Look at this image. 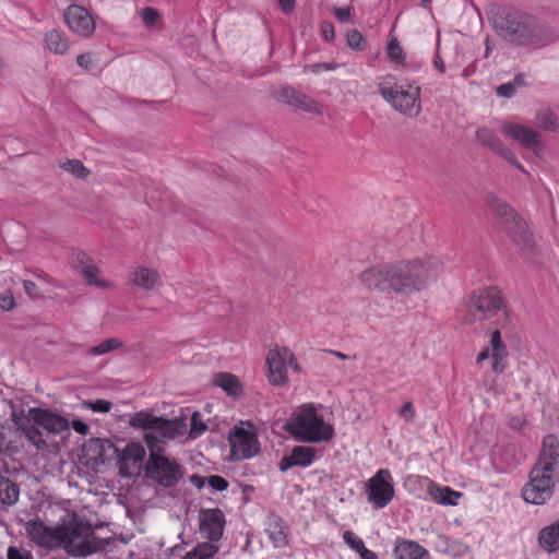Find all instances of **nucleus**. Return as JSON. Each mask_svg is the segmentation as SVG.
<instances>
[{
  "label": "nucleus",
  "instance_id": "nucleus-1",
  "mask_svg": "<svg viewBox=\"0 0 559 559\" xmlns=\"http://www.w3.org/2000/svg\"><path fill=\"white\" fill-rule=\"evenodd\" d=\"M25 531L37 546L63 548L72 557H85L103 547L100 540L94 537L93 527L78 516L56 527L47 526L39 520H31L26 522Z\"/></svg>",
  "mask_w": 559,
  "mask_h": 559
},
{
  "label": "nucleus",
  "instance_id": "nucleus-2",
  "mask_svg": "<svg viewBox=\"0 0 559 559\" xmlns=\"http://www.w3.org/2000/svg\"><path fill=\"white\" fill-rule=\"evenodd\" d=\"M499 37L509 44L543 48L557 39L555 29L539 17L515 8H502L491 19Z\"/></svg>",
  "mask_w": 559,
  "mask_h": 559
},
{
  "label": "nucleus",
  "instance_id": "nucleus-3",
  "mask_svg": "<svg viewBox=\"0 0 559 559\" xmlns=\"http://www.w3.org/2000/svg\"><path fill=\"white\" fill-rule=\"evenodd\" d=\"M441 263L435 258L391 264V292L412 295L425 290L437 280Z\"/></svg>",
  "mask_w": 559,
  "mask_h": 559
},
{
  "label": "nucleus",
  "instance_id": "nucleus-4",
  "mask_svg": "<svg viewBox=\"0 0 559 559\" xmlns=\"http://www.w3.org/2000/svg\"><path fill=\"white\" fill-rule=\"evenodd\" d=\"M378 93L397 112L409 118L421 111V87L416 81L397 80L393 74L378 78Z\"/></svg>",
  "mask_w": 559,
  "mask_h": 559
},
{
  "label": "nucleus",
  "instance_id": "nucleus-5",
  "mask_svg": "<svg viewBox=\"0 0 559 559\" xmlns=\"http://www.w3.org/2000/svg\"><path fill=\"white\" fill-rule=\"evenodd\" d=\"M129 424L144 431V441L150 453L163 452L166 440H173L186 431L181 419H166L147 412H138L131 416Z\"/></svg>",
  "mask_w": 559,
  "mask_h": 559
},
{
  "label": "nucleus",
  "instance_id": "nucleus-6",
  "mask_svg": "<svg viewBox=\"0 0 559 559\" xmlns=\"http://www.w3.org/2000/svg\"><path fill=\"white\" fill-rule=\"evenodd\" d=\"M286 430L299 442H324L334 436L333 427L311 405H302L293 414L286 423Z\"/></svg>",
  "mask_w": 559,
  "mask_h": 559
},
{
  "label": "nucleus",
  "instance_id": "nucleus-7",
  "mask_svg": "<svg viewBox=\"0 0 559 559\" xmlns=\"http://www.w3.org/2000/svg\"><path fill=\"white\" fill-rule=\"evenodd\" d=\"M503 311L509 317L506 301L497 287H487L471 295L467 304L466 321L475 322L488 320Z\"/></svg>",
  "mask_w": 559,
  "mask_h": 559
},
{
  "label": "nucleus",
  "instance_id": "nucleus-8",
  "mask_svg": "<svg viewBox=\"0 0 559 559\" xmlns=\"http://www.w3.org/2000/svg\"><path fill=\"white\" fill-rule=\"evenodd\" d=\"M488 209L501 221L508 230L519 236L525 245L533 241V235L527 222L515 213L513 207L495 193L486 195Z\"/></svg>",
  "mask_w": 559,
  "mask_h": 559
},
{
  "label": "nucleus",
  "instance_id": "nucleus-9",
  "mask_svg": "<svg viewBox=\"0 0 559 559\" xmlns=\"http://www.w3.org/2000/svg\"><path fill=\"white\" fill-rule=\"evenodd\" d=\"M145 475L158 485L175 487L183 477L181 465L163 454V452L150 453L145 465Z\"/></svg>",
  "mask_w": 559,
  "mask_h": 559
},
{
  "label": "nucleus",
  "instance_id": "nucleus-10",
  "mask_svg": "<svg viewBox=\"0 0 559 559\" xmlns=\"http://www.w3.org/2000/svg\"><path fill=\"white\" fill-rule=\"evenodd\" d=\"M558 479L532 467L528 481L522 488L523 499L532 504H544L554 495Z\"/></svg>",
  "mask_w": 559,
  "mask_h": 559
},
{
  "label": "nucleus",
  "instance_id": "nucleus-11",
  "mask_svg": "<svg viewBox=\"0 0 559 559\" xmlns=\"http://www.w3.org/2000/svg\"><path fill=\"white\" fill-rule=\"evenodd\" d=\"M367 500L377 509L386 507L394 497L392 476L389 469H379L366 485Z\"/></svg>",
  "mask_w": 559,
  "mask_h": 559
},
{
  "label": "nucleus",
  "instance_id": "nucleus-12",
  "mask_svg": "<svg viewBox=\"0 0 559 559\" xmlns=\"http://www.w3.org/2000/svg\"><path fill=\"white\" fill-rule=\"evenodd\" d=\"M540 472L559 480V439L554 435H546L542 441L538 459L533 466Z\"/></svg>",
  "mask_w": 559,
  "mask_h": 559
},
{
  "label": "nucleus",
  "instance_id": "nucleus-13",
  "mask_svg": "<svg viewBox=\"0 0 559 559\" xmlns=\"http://www.w3.org/2000/svg\"><path fill=\"white\" fill-rule=\"evenodd\" d=\"M67 26L81 37H91L96 28L93 15L82 5L71 4L64 11Z\"/></svg>",
  "mask_w": 559,
  "mask_h": 559
},
{
  "label": "nucleus",
  "instance_id": "nucleus-14",
  "mask_svg": "<svg viewBox=\"0 0 559 559\" xmlns=\"http://www.w3.org/2000/svg\"><path fill=\"white\" fill-rule=\"evenodd\" d=\"M287 358H290V349L286 347L269 350L266 355V378L272 385L286 386L288 384Z\"/></svg>",
  "mask_w": 559,
  "mask_h": 559
},
{
  "label": "nucleus",
  "instance_id": "nucleus-15",
  "mask_svg": "<svg viewBox=\"0 0 559 559\" xmlns=\"http://www.w3.org/2000/svg\"><path fill=\"white\" fill-rule=\"evenodd\" d=\"M228 441L231 447L230 455L235 461L252 457L259 450L254 432L245 428L236 427L231 430Z\"/></svg>",
  "mask_w": 559,
  "mask_h": 559
},
{
  "label": "nucleus",
  "instance_id": "nucleus-16",
  "mask_svg": "<svg viewBox=\"0 0 559 559\" xmlns=\"http://www.w3.org/2000/svg\"><path fill=\"white\" fill-rule=\"evenodd\" d=\"M200 532L211 542H218L226 524L225 515L218 508L202 509L199 513Z\"/></svg>",
  "mask_w": 559,
  "mask_h": 559
},
{
  "label": "nucleus",
  "instance_id": "nucleus-17",
  "mask_svg": "<svg viewBox=\"0 0 559 559\" xmlns=\"http://www.w3.org/2000/svg\"><path fill=\"white\" fill-rule=\"evenodd\" d=\"M361 284L370 289L380 293L391 292V264L373 265L360 273Z\"/></svg>",
  "mask_w": 559,
  "mask_h": 559
},
{
  "label": "nucleus",
  "instance_id": "nucleus-18",
  "mask_svg": "<svg viewBox=\"0 0 559 559\" xmlns=\"http://www.w3.org/2000/svg\"><path fill=\"white\" fill-rule=\"evenodd\" d=\"M500 130L504 135L513 139L534 153H536L540 146L539 133L532 128L504 121L501 123Z\"/></svg>",
  "mask_w": 559,
  "mask_h": 559
},
{
  "label": "nucleus",
  "instance_id": "nucleus-19",
  "mask_svg": "<svg viewBox=\"0 0 559 559\" xmlns=\"http://www.w3.org/2000/svg\"><path fill=\"white\" fill-rule=\"evenodd\" d=\"M83 451L96 464H105L120 456L119 450L108 439L92 438L84 444Z\"/></svg>",
  "mask_w": 559,
  "mask_h": 559
},
{
  "label": "nucleus",
  "instance_id": "nucleus-20",
  "mask_svg": "<svg viewBox=\"0 0 559 559\" xmlns=\"http://www.w3.org/2000/svg\"><path fill=\"white\" fill-rule=\"evenodd\" d=\"M28 416L34 424L48 432L60 433L69 428V421L61 415L39 407H31Z\"/></svg>",
  "mask_w": 559,
  "mask_h": 559
},
{
  "label": "nucleus",
  "instance_id": "nucleus-21",
  "mask_svg": "<svg viewBox=\"0 0 559 559\" xmlns=\"http://www.w3.org/2000/svg\"><path fill=\"white\" fill-rule=\"evenodd\" d=\"M476 136L483 145L489 147L492 152L499 154L516 168L525 173L524 167L516 160L513 152L503 144V142L496 135L495 131L487 127H481L477 129Z\"/></svg>",
  "mask_w": 559,
  "mask_h": 559
},
{
  "label": "nucleus",
  "instance_id": "nucleus-22",
  "mask_svg": "<svg viewBox=\"0 0 559 559\" xmlns=\"http://www.w3.org/2000/svg\"><path fill=\"white\" fill-rule=\"evenodd\" d=\"M71 265L85 277L88 285H95L102 288L110 287L109 282L97 278L99 269L94 263L93 259L84 252L80 251L73 258Z\"/></svg>",
  "mask_w": 559,
  "mask_h": 559
},
{
  "label": "nucleus",
  "instance_id": "nucleus-23",
  "mask_svg": "<svg viewBox=\"0 0 559 559\" xmlns=\"http://www.w3.org/2000/svg\"><path fill=\"white\" fill-rule=\"evenodd\" d=\"M12 420L17 429L24 433L26 439L32 442L37 450L47 448L44 433L38 429L37 424H34L33 419L29 418L28 413L23 415L14 412L12 413Z\"/></svg>",
  "mask_w": 559,
  "mask_h": 559
},
{
  "label": "nucleus",
  "instance_id": "nucleus-24",
  "mask_svg": "<svg viewBox=\"0 0 559 559\" xmlns=\"http://www.w3.org/2000/svg\"><path fill=\"white\" fill-rule=\"evenodd\" d=\"M280 97L285 104L299 108L304 111L318 115L322 114L320 105L314 99L293 87L283 88L280 93Z\"/></svg>",
  "mask_w": 559,
  "mask_h": 559
},
{
  "label": "nucleus",
  "instance_id": "nucleus-25",
  "mask_svg": "<svg viewBox=\"0 0 559 559\" xmlns=\"http://www.w3.org/2000/svg\"><path fill=\"white\" fill-rule=\"evenodd\" d=\"M316 457V449L306 445H296L293 448L289 455L282 457L280 462V469L287 472L294 466L307 467L312 464Z\"/></svg>",
  "mask_w": 559,
  "mask_h": 559
},
{
  "label": "nucleus",
  "instance_id": "nucleus-26",
  "mask_svg": "<svg viewBox=\"0 0 559 559\" xmlns=\"http://www.w3.org/2000/svg\"><path fill=\"white\" fill-rule=\"evenodd\" d=\"M129 280L133 286L144 290H152L159 283L160 276L158 272L153 269L136 266L130 272Z\"/></svg>",
  "mask_w": 559,
  "mask_h": 559
},
{
  "label": "nucleus",
  "instance_id": "nucleus-27",
  "mask_svg": "<svg viewBox=\"0 0 559 559\" xmlns=\"http://www.w3.org/2000/svg\"><path fill=\"white\" fill-rule=\"evenodd\" d=\"M395 559H429V552L417 542L397 539L393 550Z\"/></svg>",
  "mask_w": 559,
  "mask_h": 559
},
{
  "label": "nucleus",
  "instance_id": "nucleus-28",
  "mask_svg": "<svg viewBox=\"0 0 559 559\" xmlns=\"http://www.w3.org/2000/svg\"><path fill=\"white\" fill-rule=\"evenodd\" d=\"M44 40L47 49L55 55H64L70 48L68 37L58 29L46 32Z\"/></svg>",
  "mask_w": 559,
  "mask_h": 559
},
{
  "label": "nucleus",
  "instance_id": "nucleus-29",
  "mask_svg": "<svg viewBox=\"0 0 559 559\" xmlns=\"http://www.w3.org/2000/svg\"><path fill=\"white\" fill-rule=\"evenodd\" d=\"M539 545L548 552L559 550V521L539 532Z\"/></svg>",
  "mask_w": 559,
  "mask_h": 559
},
{
  "label": "nucleus",
  "instance_id": "nucleus-30",
  "mask_svg": "<svg viewBox=\"0 0 559 559\" xmlns=\"http://www.w3.org/2000/svg\"><path fill=\"white\" fill-rule=\"evenodd\" d=\"M428 492L435 501L448 506H456L457 499L462 496L459 491H454L449 487H439L433 483L429 485Z\"/></svg>",
  "mask_w": 559,
  "mask_h": 559
},
{
  "label": "nucleus",
  "instance_id": "nucleus-31",
  "mask_svg": "<svg viewBox=\"0 0 559 559\" xmlns=\"http://www.w3.org/2000/svg\"><path fill=\"white\" fill-rule=\"evenodd\" d=\"M266 533L275 547H283L287 544L284 524L281 518H269Z\"/></svg>",
  "mask_w": 559,
  "mask_h": 559
},
{
  "label": "nucleus",
  "instance_id": "nucleus-32",
  "mask_svg": "<svg viewBox=\"0 0 559 559\" xmlns=\"http://www.w3.org/2000/svg\"><path fill=\"white\" fill-rule=\"evenodd\" d=\"M385 53L386 58L394 64L396 70L405 69L407 67L406 52L400 45L397 38L393 37L389 40Z\"/></svg>",
  "mask_w": 559,
  "mask_h": 559
},
{
  "label": "nucleus",
  "instance_id": "nucleus-33",
  "mask_svg": "<svg viewBox=\"0 0 559 559\" xmlns=\"http://www.w3.org/2000/svg\"><path fill=\"white\" fill-rule=\"evenodd\" d=\"M19 495V487L9 478L0 475V502L12 506L17 501Z\"/></svg>",
  "mask_w": 559,
  "mask_h": 559
},
{
  "label": "nucleus",
  "instance_id": "nucleus-34",
  "mask_svg": "<svg viewBox=\"0 0 559 559\" xmlns=\"http://www.w3.org/2000/svg\"><path fill=\"white\" fill-rule=\"evenodd\" d=\"M217 551L218 546L214 542H203L188 551L182 559H211Z\"/></svg>",
  "mask_w": 559,
  "mask_h": 559
},
{
  "label": "nucleus",
  "instance_id": "nucleus-35",
  "mask_svg": "<svg viewBox=\"0 0 559 559\" xmlns=\"http://www.w3.org/2000/svg\"><path fill=\"white\" fill-rule=\"evenodd\" d=\"M215 384L230 395L238 394L240 390L238 379L230 373H217L215 377Z\"/></svg>",
  "mask_w": 559,
  "mask_h": 559
},
{
  "label": "nucleus",
  "instance_id": "nucleus-36",
  "mask_svg": "<svg viewBox=\"0 0 559 559\" xmlns=\"http://www.w3.org/2000/svg\"><path fill=\"white\" fill-rule=\"evenodd\" d=\"M123 346L122 341L117 337H111L103 341L98 345L88 348L87 353L92 356H100L108 354L112 350L121 348Z\"/></svg>",
  "mask_w": 559,
  "mask_h": 559
},
{
  "label": "nucleus",
  "instance_id": "nucleus-37",
  "mask_svg": "<svg viewBox=\"0 0 559 559\" xmlns=\"http://www.w3.org/2000/svg\"><path fill=\"white\" fill-rule=\"evenodd\" d=\"M145 456V450L140 443L128 444L118 459L123 461L140 462Z\"/></svg>",
  "mask_w": 559,
  "mask_h": 559
},
{
  "label": "nucleus",
  "instance_id": "nucleus-38",
  "mask_svg": "<svg viewBox=\"0 0 559 559\" xmlns=\"http://www.w3.org/2000/svg\"><path fill=\"white\" fill-rule=\"evenodd\" d=\"M62 168L81 179H85L90 175V170L79 159H68L62 164Z\"/></svg>",
  "mask_w": 559,
  "mask_h": 559
},
{
  "label": "nucleus",
  "instance_id": "nucleus-39",
  "mask_svg": "<svg viewBox=\"0 0 559 559\" xmlns=\"http://www.w3.org/2000/svg\"><path fill=\"white\" fill-rule=\"evenodd\" d=\"M508 356V349L506 348H499V349H491L490 357L492 358V370L496 373H501L504 371L507 364L506 359Z\"/></svg>",
  "mask_w": 559,
  "mask_h": 559
},
{
  "label": "nucleus",
  "instance_id": "nucleus-40",
  "mask_svg": "<svg viewBox=\"0 0 559 559\" xmlns=\"http://www.w3.org/2000/svg\"><path fill=\"white\" fill-rule=\"evenodd\" d=\"M539 127L546 130H555L556 128V116L550 110H544L536 117Z\"/></svg>",
  "mask_w": 559,
  "mask_h": 559
},
{
  "label": "nucleus",
  "instance_id": "nucleus-41",
  "mask_svg": "<svg viewBox=\"0 0 559 559\" xmlns=\"http://www.w3.org/2000/svg\"><path fill=\"white\" fill-rule=\"evenodd\" d=\"M82 406L96 413H108L111 409V402L106 400L84 401Z\"/></svg>",
  "mask_w": 559,
  "mask_h": 559
},
{
  "label": "nucleus",
  "instance_id": "nucleus-42",
  "mask_svg": "<svg viewBox=\"0 0 559 559\" xmlns=\"http://www.w3.org/2000/svg\"><path fill=\"white\" fill-rule=\"evenodd\" d=\"M343 538L344 542L357 552L361 551L366 547L364 540L352 531L344 532Z\"/></svg>",
  "mask_w": 559,
  "mask_h": 559
},
{
  "label": "nucleus",
  "instance_id": "nucleus-43",
  "mask_svg": "<svg viewBox=\"0 0 559 559\" xmlns=\"http://www.w3.org/2000/svg\"><path fill=\"white\" fill-rule=\"evenodd\" d=\"M206 430V425L202 421L201 415L194 412L191 416L190 435L193 437L200 436Z\"/></svg>",
  "mask_w": 559,
  "mask_h": 559
},
{
  "label": "nucleus",
  "instance_id": "nucleus-44",
  "mask_svg": "<svg viewBox=\"0 0 559 559\" xmlns=\"http://www.w3.org/2000/svg\"><path fill=\"white\" fill-rule=\"evenodd\" d=\"M141 17L147 27H152L158 19V12L153 8H144Z\"/></svg>",
  "mask_w": 559,
  "mask_h": 559
},
{
  "label": "nucleus",
  "instance_id": "nucleus-45",
  "mask_svg": "<svg viewBox=\"0 0 559 559\" xmlns=\"http://www.w3.org/2000/svg\"><path fill=\"white\" fill-rule=\"evenodd\" d=\"M207 483L213 489L217 491L226 490L228 487V481L224 477L218 475L210 476L207 478Z\"/></svg>",
  "mask_w": 559,
  "mask_h": 559
},
{
  "label": "nucleus",
  "instance_id": "nucleus-46",
  "mask_svg": "<svg viewBox=\"0 0 559 559\" xmlns=\"http://www.w3.org/2000/svg\"><path fill=\"white\" fill-rule=\"evenodd\" d=\"M347 43L352 48L362 49L364 37L358 31H350L347 34Z\"/></svg>",
  "mask_w": 559,
  "mask_h": 559
},
{
  "label": "nucleus",
  "instance_id": "nucleus-47",
  "mask_svg": "<svg viewBox=\"0 0 559 559\" xmlns=\"http://www.w3.org/2000/svg\"><path fill=\"white\" fill-rule=\"evenodd\" d=\"M8 559H33V556L28 550L11 546L8 549Z\"/></svg>",
  "mask_w": 559,
  "mask_h": 559
},
{
  "label": "nucleus",
  "instance_id": "nucleus-48",
  "mask_svg": "<svg viewBox=\"0 0 559 559\" xmlns=\"http://www.w3.org/2000/svg\"><path fill=\"white\" fill-rule=\"evenodd\" d=\"M337 68L334 62H319L309 67L310 71L314 74H319L323 71H333Z\"/></svg>",
  "mask_w": 559,
  "mask_h": 559
},
{
  "label": "nucleus",
  "instance_id": "nucleus-49",
  "mask_svg": "<svg viewBox=\"0 0 559 559\" xmlns=\"http://www.w3.org/2000/svg\"><path fill=\"white\" fill-rule=\"evenodd\" d=\"M399 415L403 417L407 423L413 421L415 417V411L411 402H406L399 411Z\"/></svg>",
  "mask_w": 559,
  "mask_h": 559
},
{
  "label": "nucleus",
  "instance_id": "nucleus-50",
  "mask_svg": "<svg viewBox=\"0 0 559 559\" xmlns=\"http://www.w3.org/2000/svg\"><path fill=\"white\" fill-rule=\"evenodd\" d=\"M490 349H499V348H506V344L503 343L501 338V333L499 330H495L490 335V342L489 346Z\"/></svg>",
  "mask_w": 559,
  "mask_h": 559
},
{
  "label": "nucleus",
  "instance_id": "nucleus-51",
  "mask_svg": "<svg viewBox=\"0 0 559 559\" xmlns=\"http://www.w3.org/2000/svg\"><path fill=\"white\" fill-rule=\"evenodd\" d=\"M76 63L84 70H90L93 66V56L91 52L81 53L76 58Z\"/></svg>",
  "mask_w": 559,
  "mask_h": 559
},
{
  "label": "nucleus",
  "instance_id": "nucleus-52",
  "mask_svg": "<svg viewBox=\"0 0 559 559\" xmlns=\"http://www.w3.org/2000/svg\"><path fill=\"white\" fill-rule=\"evenodd\" d=\"M24 290L31 298H38L39 292L35 283L32 281H24L23 282Z\"/></svg>",
  "mask_w": 559,
  "mask_h": 559
},
{
  "label": "nucleus",
  "instance_id": "nucleus-53",
  "mask_svg": "<svg viewBox=\"0 0 559 559\" xmlns=\"http://www.w3.org/2000/svg\"><path fill=\"white\" fill-rule=\"evenodd\" d=\"M321 32L325 40L330 41L334 38V26L331 22L322 23Z\"/></svg>",
  "mask_w": 559,
  "mask_h": 559
},
{
  "label": "nucleus",
  "instance_id": "nucleus-54",
  "mask_svg": "<svg viewBox=\"0 0 559 559\" xmlns=\"http://www.w3.org/2000/svg\"><path fill=\"white\" fill-rule=\"evenodd\" d=\"M334 14L340 22L345 23L350 19V8H335Z\"/></svg>",
  "mask_w": 559,
  "mask_h": 559
},
{
  "label": "nucleus",
  "instance_id": "nucleus-55",
  "mask_svg": "<svg viewBox=\"0 0 559 559\" xmlns=\"http://www.w3.org/2000/svg\"><path fill=\"white\" fill-rule=\"evenodd\" d=\"M497 94L503 97H511L514 94V85L512 83L502 84L497 88Z\"/></svg>",
  "mask_w": 559,
  "mask_h": 559
},
{
  "label": "nucleus",
  "instance_id": "nucleus-56",
  "mask_svg": "<svg viewBox=\"0 0 559 559\" xmlns=\"http://www.w3.org/2000/svg\"><path fill=\"white\" fill-rule=\"evenodd\" d=\"M72 428L74 429L75 432L83 435V436L87 435L88 429H90L88 426L80 419L72 421Z\"/></svg>",
  "mask_w": 559,
  "mask_h": 559
},
{
  "label": "nucleus",
  "instance_id": "nucleus-57",
  "mask_svg": "<svg viewBox=\"0 0 559 559\" xmlns=\"http://www.w3.org/2000/svg\"><path fill=\"white\" fill-rule=\"evenodd\" d=\"M1 308L3 310H10L13 308L14 306V299L13 297L10 295V296H3L1 298V304H0Z\"/></svg>",
  "mask_w": 559,
  "mask_h": 559
},
{
  "label": "nucleus",
  "instance_id": "nucleus-58",
  "mask_svg": "<svg viewBox=\"0 0 559 559\" xmlns=\"http://www.w3.org/2000/svg\"><path fill=\"white\" fill-rule=\"evenodd\" d=\"M491 355V349L489 347L484 348L476 358V364L480 365L484 360L488 359Z\"/></svg>",
  "mask_w": 559,
  "mask_h": 559
},
{
  "label": "nucleus",
  "instance_id": "nucleus-59",
  "mask_svg": "<svg viewBox=\"0 0 559 559\" xmlns=\"http://www.w3.org/2000/svg\"><path fill=\"white\" fill-rule=\"evenodd\" d=\"M280 4L284 12L288 13L293 11L295 5V0H280Z\"/></svg>",
  "mask_w": 559,
  "mask_h": 559
},
{
  "label": "nucleus",
  "instance_id": "nucleus-60",
  "mask_svg": "<svg viewBox=\"0 0 559 559\" xmlns=\"http://www.w3.org/2000/svg\"><path fill=\"white\" fill-rule=\"evenodd\" d=\"M358 554L360 559H378L377 555L366 547Z\"/></svg>",
  "mask_w": 559,
  "mask_h": 559
},
{
  "label": "nucleus",
  "instance_id": "nucleus-61",
  "mask_svg": "<svg viewBox=\"0 0 559 559\" xmlns=\"http://www.w3.org/2000/svg\"><path fill=\"white\" fill-rule=\"evenodd\" d=\"M287 365H289L294 370L299 371V365L292 352H290V358H287Z\"/></svg>",
  "mask_w": 559,
  "mask_h": 559
},
{
  "label": "nucleus",
  "instance_id": "nucleus-62",
  "mask_svg": "<svg viewBox=\"0 0 559 559\" xmlns=\"http://www.w3.org/2000/svg\"><path fill=\"white\" fill-rule=\"evenodd\" d=\"M524 425H525V421L521 418H513L511 420V427L514 429H522Z\"/></svg>",
  "mask_w": 559,
  "mask_h": 559
},
{
  "label": "nucleus",
  "instance_id": "nucleus-63",
  "mask_svg": "<svg viewBox=\"0 0 559 559\" xmlns=\"http://www.w3.org/2000/svg\"><path fill=\"white\" fill-rule=\"evenodd\" d=\"M191 483L195 485L197 487L201 488L204 484V479L200 476L193 475L191 477Z\"/></svg>",
  "mask_w": 559,
  "mask_h": 559
},
{
  "label": "nucleus",
  "instance_id": "nucleus-64",
  "mask_svg": "<svg viewBox=\"0 0 559 559\" xmlns=\"http://www.w3.org/2000/svg\"><path fill=\"white\" fill-rule=\"evenodd\" d=\"M485 57L488 58L492 51V46H491V43H490V39L489 37L486 38V41H485Z\"/></svg>",
  "mask_w": 559,
  "mask_h": 559
}]
</instances>
